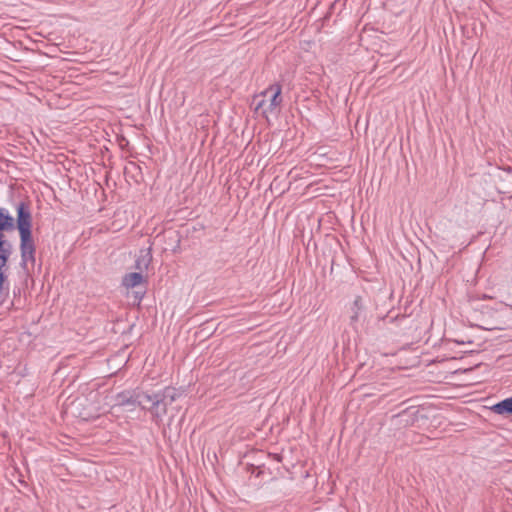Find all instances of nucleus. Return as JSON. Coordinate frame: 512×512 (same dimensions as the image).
<instances>
[{"instance_id": "39448f33", "label": "nucleus", "mask_w": 512, "mask_h": 512, "mask_svg": "<svg viewBox=\"0 0 512 512\" xmlns=\"http://www.w3.org/2000/svg\"><path fill=\"white\" fill-rule=\"evenodd\" d=\"M143 391L133 390V391H122L116 395L117 405L118 406H127V405H139L142 409H145L142 406L143 399Z\"/></svg>"}, {"instance_id": "20e7f679", "label": "nucleus", "mask_w": 512, "mask_h": 512, "mask_svg": "<svg viewBox=\"0 0 512 512\" xmlns=\"http://www.w3.org/2000/svg\"><path fill=\"white\" fill-rule=\"evenodd\" d=\"M12 254V244L6 239L4 234H0V305H2L8 295V287L5 286L7 276L3 271Z\"/></svg>"}, {"instance_id": "f257e3e1", "label": "nucleus", "mask_w": 512, "mask_h": 512, "mask_svg": "<svg viewBox=\"0 0 512 512\" xmlns=\"http://www.w3.org/2000/svg\"><path fill=\"white\" fill-rule=\"evenodd\" d=\"M17 210V229L20 236V256L21 266L35 264L36 247L32 237V216L30 207L26 202H19L16 207Z\"/></svg>"}, {"instance_id": "0eeeda50", "label": "nucleus", "mask_w": 512, "mask_h": 512, "mask_svg": "<svg viewBox=\"0 0 512 512\" xmlns=\"http://www.w3.org/2000/svg\"><path fill=\"white\" fill-rule=\"evenodd\" d=\"M363 303H362V298L360 296H357L352 305H351V308H350V311H351V315H350V323L351 325H354L355 323H357L361 317V314L363 312Z\"/></svg>"}, {"instance_id": "423d86ee", "label": "nucleus", "mask_w": 512, "mask_h": 512, "mask_svg": "<svg viewBox=\"0 0 512 512\" xmlns=\"http://www.w3.org/2000/svg\"><path fill=\"white\" fill-rule=\"evenodd\" d=\"M15 228V220L6 208H0V234L12 231Z\"/></svg>"}, {"instance_id": "1a4fd4ad", "label": "nucleus", "mask_w": 512, "mask_h": 512, "mask_svg": "<svg viewBox=\"0 0 512 512\" xmlns=\"http://www.w3.org/2000/svg\"><path fill=\"white\" fill-rule=\"evenodd\" d=\"M143 280H144V277L141 273L133 272V273H128L123 277L122 284L124 287L129 289V288H134V287L138 286L139 284H141L143 282Z\"/></svg>"}, {"instance_id": "9d476101", "label": "nucleus", "mask_w": 512, "mask_h": 512, "mask_svg": "<svg viewBox=\"0 0 512 512\" xmlns=\"http://www.w3.org/2000/svg\"><path fill=\"white\" fill-rule=\"evenodd\" d=\"M150 261H151V254L148 251L136 260V269H138V270L147 269L150 264Z\"/></svg>"}, {"instance_id": "6e6552de", "label": "nucleus", "mask_w": 512, "mask_h": 512, "mask_svg": "<svg viewBox=\"0 0 512 512\" xmlns=\"http://www.w3.org/2000/svg\"><path fill=\"white\" fill-rule=\"evenodd\" d=\"M492 411L498 415L512 414V396L506 398L492 406Z\"/></svg>"}, {"instance_id": "7ed1b4c3", "label": "nucleus", "mask_w": 512, "mask_h": 512, "mask_svg": "<svg viewBox=\"0 0 512 512\" xmlns=\"http://www.w3.org/2000/svg\"><path fill=\"white\" fill-rule=\"evenodd\" d=\"M282 86L280 83H273L265 90L254 97L255 111L268 119L269 115L275 114L282 103Z\"/></svg>"}, {"instance_id": "f03ea898", "label": "nucleus", "mask_w": 512, "mask_h": 512, "mask_svg": "<svg viewBox=\"0 0 512 512\" xmlns=\"http://www.w3.org/2000/svg\"><path fill=\"white\" fill-rule=\"evenodd\" d=\"M180 395L181 393L178 389L171 386H167L152 394L143 393V399L151 403L148 410L156 424H160L163 421L164 416L167 414L168 406L175 402Z\"/></svg>"}]
</instances>
